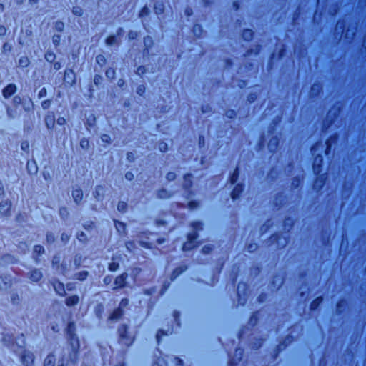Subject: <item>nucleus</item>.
<instances>
[{
    "label": "nucleus",
    "instance_id": "obj_1",
    "mask_svg": "<svg viewBox=\"0 0 366 366\" xmlns=\"http://www.w3.org/2000/svg\"><path fill=\"white\" fill-rule=\"evenodd\" d=\"M192 227L194 228V230H202V224L200 222H193L192 224ZM188 240L187 242H185L183 245V250L188 251L194 248L196 245L194 244V241L197 238V233L196 231H194L193 232H191L187 236Z\"/></svg>",
    "mask_w": 366,
    "mask_h": 366
},
{
    "label": "nucleus",
    "instance_id": "obj_2",
    "mask_svg": "<svg viewBox=\"0 0 366 366\" xmlns=\"http://www.w3.org/2000/svg\"><path fill=\"white\" fill-rule=\"evenodd\" d=\"M119 342L126 345L129 346L132 342V339L129 337L127 334V327L125 325H122L119 329Z\"/></svg>",
    "mask_w": 366,
    "mask_h": 366
},
{
    "label": "nucleus",
    "instance_id": "obj_3",
    "mask_svg": "<svg viewBox=\"0 0 366 366\" xmlns=\"http://www.w3.org/2000/svg\"><path fill=\"white\" fill-rule=\"evenodd\" d=\"M11 201L6 199L0 202V214L6 217L11 216Z\"/></svg>",
    "mask_w": 366,
    "mask_h": 366
},
{
    "label": "nucleus",
    "instance_id": "obj_4",
    "mask_svg": "<svg viewBox=\"0 0 366 366\" xmlns=\"http://www.w3.org/2000/svg\"><path fill=\"white\" fill-rule=\"evenodd\" d=\"M340 109L338 108H332L327 114L325 125L329 127L334 120L339 116Z\"/></svg>",
    "mask_w": 366,
    "mask_h": 366
},
{
    "label": "nucleus",
    "instance_id": "obj_5",
    "mask_svg": "<svg viewBox=\"0 0 366 366\" xmlns=\"http://www.w3.org/2000/svg\"><path fill=\"white\" fill-rule=\"evenodd\" d=\"M34 355L29 351L24 350L21 354V359L25 366H31L34 362Z\"/></svg>",
    "mask_w": 366,
    "mask_h": 366
},
{
    "label": "nucleus",
    "instance_id": "obj_6",
    "mask_svg": "<svg viewBox=\"0 0 366 366\" xmlns=\"http://www.w3.org/2000/svg\"><path fill=\"white\" fill-rule=\"evenodd\" d=\"M11 285V280L9 275H1L0 276V290H6Z\"/></svg>",
    "mask_w": 366,
    "mask_h": 366
},
{
    "label": "nucleus",
    "instance_id": "obj_7",
    "mask_svg": "<svg viewBox=\"0 0 366 366\" xmlns=\"http://www.w3.org/2000/svg\"><path fill=\"white\" fill-rule=\"evenodd\" d=\"M42 277V272L38 269H34L27 274V277L35 282H39Z\"/></svg>",
    "mask_w": 366,
    "mask_h": 366
},
{
    "label": "nucleus",
    "instance_id": "obj_8",
    "mask_svg": "<svg viewBox=\"0 0 366 366\" xmlns=\"http://www.w3.org/2000/svg\"><path fill=\"white\" fill-rule=\"evenodd\" d=\"M72 197L77 204H79L83 199V191L80 188H76L72 191Z\"/></svg>",
    "mask_w": 366,
    "mask_h": 366
},
{
    "label": "nucleus",
    "instance_id": "obj_9",
    "mask_svg": "<svg viewBox=\"0 0 366 366\" xmlns=\"http://www.w3.org/2000/svg\"><path fill=\"white\" fill-rule=\"evenodd\" d=\"M16 90V86L14 84H9L6 87H5L3 90V96L5 98H9L11 97L13 94L15 93Z\"/></svg>",
    "mask_w": 366,
    "mask_h": 366
},
{
    "label": "nucleus",
    "instance_id": "obj_10",
    "mask_svg": "<svg viewBox=\"0 0 366 366\" xmlns=\"http://www.w3.org/2000/svg\"><path fill=\"white\" fill-rule=\"evenodd\" d=\"M174 192H169L167 189L162 188L157 191V195L159 199H168L172 197Z\"/></svg>",
    "mask_w": 366,
    "mask_h": 366
},
{
    "label": "nucleus",
    "instance_id": "obj_11",
    "mask_svg": "<svg viewBox=\"0 0 366 366\" xmlns=\"http://www.w3.org/2000/svg\"><path fill=\"white\" fill-rule=\"evenodd\" d=\"M192 176L190 174H187L183 177L182 187L184 189H189L192 186Z\"/></svg>",
    "mask_w": 366,
    "mask_h": 366
},
{
    "label": "nucleus",
    "instance_id": "obj_12",
    "mask_svg": "<svg viewBox=\"0 0 366 366\" xmlns=\"http://www.w3.org/2000/svg\"><path fill=\"white\" fill-rule=\"evenodd\" d=\"M127 277V273H123L121 275L116 277L114 283L118 287H123L126 282V279Z\"/></svg>",
    "mask_w": 366,
    "mask_h": 366
},
{
    "label": "nucleus",
    "instance_id": "obj_13",
    "mask_svg": "<svg viewBox=\"0 0 366 366\" xmlns=\"http://www.w3.org/2000/svg\"><path fill=\"white\" fill-rule=\"evenodd\" d=\"M322 162V157L320 155L317 156L315 158L314 164H313V169L315 173L320 172V166Z\"/></svg>",
    "mask_w": 366,
    "mask_h": 366
},
{
    "label": "nucleus",
    "instance_id": "obj_14",
    "mask_svg": "<svg viewBox=\"0 0 366 366\" xmlns=\"http://www.w3.org/2000/svg\"><path fill=\"white\" fill-rule=\"evenodd\" d=\"M104 189L102 185H97L95 187V190L94 192V197L97 200H99L100 197L104 196Z\"/></svg>",
    "mask_w": 366,
    "mask_h": 366
},
{
    "label": "nucleus",
    "instance_id": "obj_15",
    "mask_svg": "<svg viewBox=\"0 0 366 366\" xmlns=\"http://www.w3.org/2000/svg\"><path fill=\"white\" fill-rule=\"evenodd\" d=\"M79 300V299L77 295H73L67 297L66 299L65 303L67 306L71 307L78 304Z\"/></svg>",
    "mask_w": 366,
    "mask_h": 366
},
{
    "label": "nucleus",
    "instance_id": "obj_16",
    "mask_svg": "<svg viewBox=\"0 0 366 366\" xmlns=\"http://www.w3.org/2000/svg\"><path fill=\"white\" fill-rule=\"evenodd\" d=\"M356 28V24H354L351 29H347L345 33V38L347 40L352 39L355 34Z\"/></svg>",
    "mask_w": 366,
    "mask_h": 366
},
{
    "label": "nucleus",
    "instance_id": "obj_17",
    "mask_svg": "<svg viewBox=\"0 0 366 366\" xmlns=\"http://www.w3.org/2000/svg\"><path fill=\"white\" fill-rule=\"evenodd\" d=\"M54 288L55 291L60 295H65L64 286L62 283L57 282L54 283Z\"/></svg>",
    "mask_w": 366,
    "mask_h": 366
},
{
    "label": "nucleus",
    "instance_id": "obj_18",
    "mask_svg": "<svg viewBox=\"0 0 366 366\" xmlns=\"http://www.w3.org/2000/svg\"><path fill=\"white\" fill-rule=\"evenodd\" d=\"M123 315V311L121 308L115 310L110 316V319L114 321H117Z\"/></svg>",
    "mask_w": 366,
    "mask_h": 366
},
{
    "label": "nucleus",
    "instance_id": "obj_19",
    "mask_svg": "<svg viewBox=\"0 0 366 366\" xmlns=\"http://www.w3.org/2000/svg\"><path fill=\"white\" fill-rule=\"evenodd\" d=\"M243 191V187L241 184H237L233 189L231 195L232 199H237Z\"/></svg>",
    "mask_w": 366,
    "mask_h": 366
},
{
    "label": "nucleus",
    "instance_id": "obj_20",
    "mask_svg": "<svg viewBox=\"0 0 366 366\" xmlns=\"http://www.w3.org/2000/svg\"><path fill=\"white\" fill-rule=\"evenodd\" d=\"M44 366H55V357L54 355L50 354L46 357Z\"/></svg>",
    "mask_w": 366,
    "mask_h": 366
},
{
    "label": "nucleus",
    "instance_id": "obj_21",
    "mask_svg": "<svg viewBox=\"0 0 366 366\" xmlns=\"http://www.w3.org/2000/svg\"><path fill=\"white\" fill-rule=\"evenodd\" d=\"M322 89V86L320 84H314L311 87L310 93L312 95H317Z\"/></svg>",
    "mask_w": 366,
    "mask_h": 366
},
{
    "label": "nucleus",
    "instance_id": "obj_22",
    "mask_svg": "<svg viewBox=\"0 0 366 366\" xmlns=\"http://www.w3.org/2000/svg\"><path fill=\"white\" fill-rule=\"evenodd\" d=\"M45 123L46 127L49 129L52 128L54 126V116H47L45 118Z\"/></svg>",
    "mask_w": 366,
    "mask_h": 366
},
{
    "label": "nucleus",
    "instance_id": "obj_23",
    "mask_svg": "<svg viewBox=\"0 0 366 366\" xmlns=\"http://www.w3.org/2000/svg\"><path fill=\"white\" fill-rule=\"evenodd\" d=\"M322 300L323 299L322 297H318L316 298L310 305L311 310H316L317 307L322 303Z\"/></svg>",
    "mask_w": 366,
    "mask_h": 366
},
{
    "label": "nucleus",
    "instance_id": "obj_24",
    "mask_svg": "<svg viewBox=\"0 0 366 366\" xmlns=\"http://www.w3.org/2000/svg\"><path fill=\"white\" fill-rule=\"evenodd\" d=\"M324 184V179L322 177H320L316 179L314 184V188L315 189L320 190Z\"/></svg>",
    "mask_w": 366,
    "mask_h": 366
},
{
    "label": "nucleus",
    "instance_id": "obj_25",
    "mask_svg": "<svg viewBox=\"0 0 366 366\" xmlns=\"http://www.w3.org/2000/svg\"><path fill=\"white\" fill-rule=\"evenodd\" d=\"M77 352L74 350H72L69 355L67 361H70L71 363H76L77 361Z\"/></svg>",
    "mask_w": 366,
    "mask_h": 366
},
{
    "label": "nucleus",
    "instance_id": "obj_26",
    "mask_svg": "<svg viewBox=\"0 0 366 366\" xmlns=\"http://www.w3.org/2000/svg\"><path fill=\"white\" fill-rule=\"evenodd\" d=\"M59 215L64 219H67L69 215V212L67 208L66 207H61L59 209Z\"/></svg>",
    "mask_w": 366,
    "mask_h": 366
},
{
    "label": "nucleus",
    "instance_id": "obj_27",
    "mask_svg": "<svg viewBox=\"0 0 366 366\" xmlns=\"http://www.w3.org/2000/svg\"><path fill=\"white\" fill-rule=\"evenodd\" d=\"M252 36L253 32L250 29H246L243 31L242 36L247 41H249L250 39H252Z\"/></svg>",
    "mask_w": 366,
    "mask_h": 366
},
{
    "label": "nucleus",
    "instance_id": "obj_28",
    "mask_svg": "<svg viewBox=\"0 0 366 366\" xmlns=\"http://www.w3.org/2000/svg\"><path fill=\"white\" fill-rule=\"evenodd\" d=\"M154 11L157 14H161L164 11V5L162 3H157L154 5Z\"/></svg>",
    "mask_w": 366,
    "mask_h": 366
},
{
    "label": "nucleus",
    "instance_id": "obj_29",
    "mask_svg": "<svg viewBox=\"0 0 366 366\" xmlns=\"http://www.w3.org/2000/svg\"><path fill=\"white\" fill-rule=\"evenodd\" d=\"M88 276V272L86 271H83V272H80L79 273H76L75 274V278L79 280H84L86 277Z\"/></svg>",
    "mask_w": 366,
    "mask_h": 366
},
{
    "label": "nucleus",
    "instance_id": "obj_30",
    "mask_svg": "<svg viewBox=\"0 0 366 366\" xmlns=\"http://www.w3.org/2000/svg\"><path fill=\"white\" fill-rule=\"evenodd\" d=\"M72 13L77 16H81L83 14V9L80 6H74L72 9Z\"/></svg>",
    "mask_w": 366,
    "mask_h": 366
},
{
    "label": "nucleus",
    "instance_id": "obj_31",
    "mask_svg": "<svg viewBox=\"0 0 366 366\" xmlns=\"http://www.w3.org/2000/svg\"><path fill=\"white\" fill-rule=\"evenodd\" d=\"M44 252V249L41 245H36L34 247V253L40 255Z\"/></svg>",
    "mask_w": 366,
    "mask_h": 366
},
{
    "label": "nucleus",
    "instance_id": "obj_32",
    "mask_svg": "<svg viewBox=\"0 0 366 366\" xmlns=\"http://www.w3.org/2000/svg\"><path fill=\"white\" fill-rule=\"evenodd\" d=\"M46 242L49 244L55 241V236L52 232H47L46 235Z\"/></svg>",
    "mask_w": 366,
    "mask_h": 366
},
{
    "label": "nucleus",
    "instance_id": "obj_33",
    "mask_svg": "<svg viewBox=\"0 0 366 366\" xmlns=\"http://www.w3.org/2000/svg\"><path fill=\"white\" fill-rule=\"evenodd\" d=\"M45 59L49 62H52L55 59V54L52 52H46L45 54Z\"/></svg>",
    "mask_w": 366,
    "mask_h": 366
},
{
    "label": "nucleus",
    "instance_id": "obj_34",
    "mask_svg": "<svg viewBox=\"0 0 366 366\" xmlns=\"http://www.w3.org/2000/svg\"><path fill=\"white\" fill-rule=\"evenodd\" d=\"M116 43H117V39L114 36H110L106 40V44L109 46L113 45Z\"/></svg>",
    "mask_w": 366,
    "mask_h": 366
},
{
    "label": "nucleus",
    "instance_id": "obj_35",
    "mask_svg": "<svg viewBox=\"0 0 366 366\" xmlns=\"http://www.w3.org/2000/svg\"><path fill=\"white\" fill-rule=\"evenodd\" d=\"M29 61L27 57H22L19 59V64L20 66L25 67L27 66Z\"/></svg>",
    "mask_w": 366,
    "mask_h": 366
},
{
    "label": "nucleus",
    "instance_id": "obj_36",
    "mask_svg": "<svg viewBox=\"0 0 366 366\" xmlns=\"http://www.w3.org/2000/svg\"><path fill=\"white\" fill-rule=\"evenodd\" d=\"M238 177H239L238 169H236L234 174H232V176L230 178V182L232 184H234L237 181Z\"/></svg>",
    "mask_w": 366,
    "mask_h": 366
},
{
    "label": "nucleus",
    "instance_id": "obj_37",
    "mask_svg": "<svg viewBox=\"0 0 366 366\" xmlns=\"http://www.w3.org/2000/svg\"><path fill=\"white\" fill-rule=\"evenodd\" d=\"M147 72V69L144 66H140L137 69L136 74L142 76Z\"/></svg>",
    "mask_w": 366,
    "mask_h": 366
},
{
    "label": "nucleus",
    "instance_id": "obj_38",
    "mask_svg": "<svg viewBox=\"0 0 366 366\" xmlns=\"http://www.w3.org/2000/svg\"><path fill=\"white\" fill-rule=\"evenodd\" d=\"M11 300L13 304L17 305L19 303L20 298L16 293H14L11 296Z\"/></svg>",
    "mask_w": 366,
    "mask_h": 366
},
{
    "label": "nucleus",
    "instance_id": "obj_39",
    "mask_svg": "<svg viewBox=\"0 0 366 366\" xmlns=\"http://www.w3.org/2000/svg\"><path fill=\"white\" fill-rule=\"evenodd\" d=\"M177 177V174L174 172H169L166 175V179L169 181H174Z\"/></svg>",
    "mask_w": 366,
    "mask_h": 366
},
{
    "label": "nucleus",
    "instance_id": "obj_40",
    "mask_svg": "<svg viewBox=\"0 0 366 366\" xmlns=\"http://www.w3.org/2000/svg\"><path fill=\"white\" fill-rule=\"evenodd\" d=\"M127 209V204L124 202H119L117 205V209L120 212H125Z\"/></svg>",
    "mask_w": 366,
    "mask_h": 366
},
{
    "label": "nucleus",
    "instance_id": "obj_41",
    "mask_svg": "<svg viewBox=\"0 0 366 366\" xmlns=\"http://www.w3.org/2000/svg\"><path fill=\"white\" fill-rule=\"evenodd\" d=\"M149 14V9L147 6H144L139 13V16H147Z\"/></svg>",
    "mask_w": 366,
    "mask_h": 366
},
{
    "label": "nucleus",
    "instance_id": "obj_42",
    "mask_svg": "<svg viewBox=\"0 0 366 366\" xmlns=\"http://www.w3.org/2000/svg\"><path fill=\"white\" fill-rule=\"evenodd\" d=\"M97 62L102 66L105 63V58L102 55H98L96 58Z\"/></svg>",
    "mask_w": 366,
    "mask_h": 366
},
{
    "label": "nucleus",
    "instance_id": "obj_43",
    "mask_svg": "<svg viewBox=\"0 0 366 366\" xmlns=\"http://www.w3.org/2000/svg\"><path fill=\"white\" fill-rule=\"evenodd\" d=\"M119 267V264L118 263H116V262H111L109 264V269L110 271H116Z\"/></svg>",
    "mask_w": 366,
    "mask_h": 366
},
{
    "label": "nucleus",
    "instance_id": "obj_44",
    "mask_svg": "<svg viewBox=\"0 0 366 366\" xmlns=\"http://www.w3.org/2000/svg\"><path fill=\"white\" fill-rule=\"evenodd\" d=\"M115 75V71L114 69H109L106 71V76L109 79H114Z\"/></svg>",
    "mask_w": 366,
    "mask_h": 366
},
{
    "label": "nucleus",
    "instance_id": "obj_45",
    "mask_svg": "<svg viewBox=\"0 0 366 366\" xmlns=\"http://www.w3.org/2000/svg\"><path fill=\"white\" fill-rule=\"evenodd\" d=\"M212 250V247L211 245H206L203 247L202 249V253L207 254H209Z\"/></svg>",
    "mask_w": 366,
    "mask_h": 366
},
{
    "label": "nucleus",
    "instance_id": "obj_46",
    "mask_svg": "<svg viewBox=\"0 0 366 366\" xmlns=\"http://www.w3.org/2000/svg\"><path fill=\"white\" fill-rule=\"evenodd\" d=\"M64 23L61 22V21H57L56 24H55V28L56 30L59 31H63L64 29Z\"/></svg>",
    "mask_w": 366,
    "mask_h": 366
},
{
    "label": "nucleus",
    "instance_id": "obj_47",
    "mask_svg": "<svg viewBox=\"0 0 366 366\" xmlns=\"http://www.w3.org/2000/svg\"><path fill=\"white\" fill-rule=\"evenodd\" d=\"M29 144L27 141H24L21 143V148L22 150L25 151V152H28L29 151Z\"/></svg>",
    "mask_w": 366,
    "mask_h": 366
},
{
    "label": "nucleus",
    "instance_id": "obj_48",
    "mask_svg": "<svg viewBox=\"0 0 366 366\" xmlns=\"http://www.w3.org/2000/svg\"><path fill=\"white\" fill-rule=\"evenodd\" d=\"M145 92V87L144 85H139L137 88V93L139 94V95H142Z\"/></svg>",
    "mask_w": 366,
    "mask_h": 366
},
{
    "label": "nucleus",
    "instance_id": "obj_49",
    "mask_svg": "<svg viewBox=\"0 0 366 366\" xmlns=\"http://www.w3.org/2000/svg\"><path fill=\"white\" fill-rule=\"evenodd\" d=\"M159 150H160L161 152H166V151H167V144H166V143H164V142H160V143L159 144Z\"/></svg>",
    "mask_w": 366,
    "mask_h": 366
},
{
    "label": "nucleus",
    "instance_id": "obj_50",
    "mask_svg": "<svg viewBox=\"0 0 366 366\" xmlns=\"http://www.w3.org/2000/svg\"><path fill=\"white\" fill-rule=\"evenodd\" d=\"M70 238V235L66 233H62L61 236V239L63 242L66 243L69 241Z\"/></svg>",
    "mask_w": 366,
    "mask_h": 366
},
{
    "label": "nucleus",
    "instance_id": "obj_51",
    "mask_svg": "<svg viewBox=\"0 0 366 366\" xmlns=\"http://www.w3.org/2000/svg\"><path fill=\"white\" fill-rule=\"evenodd\" d=\"M198 206H199V203L197 202H190L188 204V207L190 209H194L197 208Z\"/></svg>",
    "mask_w": 366,
    "mask_h": 366
},
{
    "label": "nucleus",
    "instance_id": "obj_52",
    "mask_svg": "<svg viewBox=\"0 0 366 366\" xmlns=\"http://www.w3.org/2000/svg\"><path fill=\"white\" fill-rule=\"evenodd\" d=\"M277 144V138H272L270 139L269 142V147L271 149L272 146L276 147Z\"/></svg>",
    "mask_w": 366,
    "mask_h": 366
},
{
    "label": "nucleus",
    "instance_id": "obj_53",
    "mask_svg": "<svg viewBox=\"0 0 366 366\" xmlns=\"http://www.w3.org/2000/svg\"><path fill=\"white\" fill-rule=\"evenodd\" d=\"M50 105H51V101L50 100H45L41 104V107L44 109H48L50 107Z\"/></svg>",
    "mask_w": 366,
    "mask_h": 366
},
{
    "label": "nucleus",
    "instance_id": "obj_54",
    "mask_svg": "<svg viewBox=\"0 0 366 366\" xmlns=\"http://www.w3.org/2000/svg\"><path fill=\"white\" fill-rule=\"evenodd\" d=\"M101 139L102 142H106V143H110V137L109 135L107 134H102L101 136Z\"/></svg>",
    "mask_w": 366,
    "mask_h": 366
},
{
    "label": "nucleus",
    "instance_id": "obj_55",
    "mask_svg": "<svg viewBox=\"0 0 366 366\" xmlns=\"http://www.w3.org/2000/svg\"><path fill=\"white\" fill-rule=\"evenodd\" d=\"M144 44L147 46H150L152 43V39L149 36H147V37L144 38Z\"/></svg>",
    "mask_w": 366,
    "mask_h": 366
},
{
    "label": "nucleus",
    "instance_id": "obj_56",
    "mask_svg": "<svg viewBox=\"0 0 366 366\" xmlns=\"http://www.w3.org/2000/svg\"><path fill=\"white\" fill-rule=\"evenodd\" d=\"M125 178L127 179V180H132L134 179V174L131 172H127L126 174H125Z\"/></svg>",
    "mask_w": 366,
    "mask_h": 366
},
{
    "label": "nucleus",
    "instance_id": "obj_57",
    "mask_svg": "<svg viewBox=\"0 0 366 366\" xmlns=\"http://www.w3.org/2000/svg\"><path fill=\"white\" fill-rule=\"evenodd\" d=\"M332 137H331L330 139H328L327 142H326V144H327V149H326V154H328L330 150V147H331V143H330V141L332 140Z\"/></svg>",
    "mask_w": 366,
    "mask_h": 366
},
{
    "label": "nucleus",
    "instance_id": "obj_58",
    "mask_svg": "<svg viewBox=\"0 0 366 366\" xmlns=\"http://www.w3.org/2000/svg\"><path fill=\"white\" fill-rule=\"evenodd\" d=\"M102 81V76L99 75H96L94 78V82L95 84H99Z\"/></svg>",
    "mask_w": 366,
    "mask_h": 366
},
{
    "label": "nucleus",
    "instance_id": "obj_59",
    "mask_svg": "<svg viewBox=\"0 0 366 366\" xmlns=\"http://www.w3.org/2000/svg\"><path fill=\"white\" fill-rule=\"evenodd\" d=\"M57 124L59 125H63L65 124L66 120L64 117H59L56 121Z\"/></svg>",
    "mask_w": 366,
    "mask_h": 366
},
{
    "label": "nucleus",
    "instance_id": "obj_60",
    "mask_svg": "<svg viewBox=\"0 0 366 366\" xmlns=\"http://www.w3.org/2000/svg\"><path fill=\"white\" fill-rule=\"evenodd\" d=\"M46 90L45 88H43L41 89V91L39 93V97L41 98V97L46 96Z\"/></svg>",
    "mask_w": 366,
    "mask_h": 366
},
{
    "label": "nucleus",
    "instance_id": "obj_61",
    "mask_svg": "<svg viewBox=\"0 0 366 366\" xmlns=\"http://www.w3.org/2000/svg\"><path fill=\"white\" fill-rule=\"evenodd\" d=\"M11 46L10 44H9L8 43H5L3 45V50L4 51H11Z\"/></svg>",
    "mask_w": 366,
    "mask_h": 366
},
{
    "label": "nucleus",
    "instance_id": "obj_62",
    "mask_svg": "<svg viewBox=\"0 0 366 366\" xmlns=\"http://www.w3.org/2000/svg\"><path fill=\"white\" fill-rule=\"evenodd\" d=\"M234 112L233 110L227 111L226 115L229 118H233L234 117Z\"/></svg>",
    "mask_w": 366,
    "mask_h": 366
},
{
    "label": "nucleus",
    "instance_id": "obj_63",
    "mask_svg": "<svg viewBox=\"0 0 366 366\" xmlns=\"http://www.w3.org/2000/svg\"><path fill=\"white\" fill-rule=\"evenodd\" d=\"M6 29L4 26H0V36L6 34Z\"/></svg>",
    "mask_w": 366,
    "mask_h": 366
},
{
    "label": "nucleus",
    "instance_id": "obj_64",
    "mask_svg": "<svg viewBox=\"0 0 366 366\" xmlns=\"http://www.w3.org/2000/svg\"><path fill=\"white\" fill-rule=\"evenodd\" d=\"M344 305H345V302H344L343 301H341V302H338V303H337V312H341V311H340V308H341L342 307H343V306H344Z\"/></svg>",
    "mask_w": 366,
    "mask_h": 366
}]
</instances>
